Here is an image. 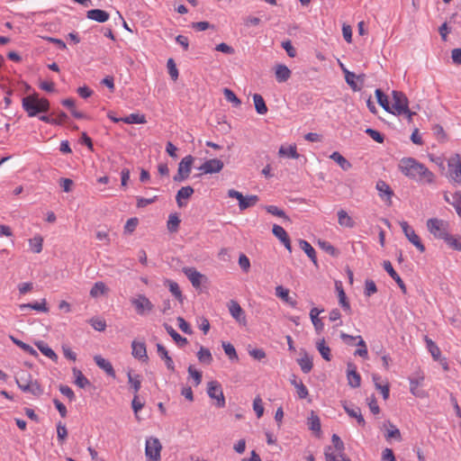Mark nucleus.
I'll list each match as a JSON object with an SVG mask.
<instances>
[{
  "instance_id": "f257e3e1",
  "label": "nucleus",
  "mask_w": 461,
  "mask_h": 461,
  "mask_svg": "<svg viewBox=\"0 0 461 461\" xmlns=\"http://www.w3.org/2000/svg\"><path fill=\"white\" fill-rule=\"evenodd\" d=\"M399 169L407 177L422 185L435 182V175L422 163L413 158H403L400 160Z\"/></svg>"
},
{
  "instance_id": "f03ea898",
  "label": "nucleus",
  "mask_w": 461,
  "mask_h": 461,
  "mask_svg": "<svg viewBox=\"0 0 461 461\" xmlns=\"http://www.w3.org/2000/svg\"><path fill=\"white\" fill-rule=\"evenodd\" d=\"M22 105L30 117L46 113L50 109V102L46 98H39L37 94L23 97Z\"/></svg>"
},
{
  "instance_id": "7ed1b4c3",
  "label": "nucleus",
  "mask_w": 461,
  "mask_h": 461,
  "mask_svg": "<svg viewBox=\"0 0 461 461\" xmlns=\"http://www.w3.org/2000/svg\"><path fill=\"white\" fill-rule=\"evenodd\" d=\"M333 447L328 446L325 447V459L326 461H351L345 454V446L341 438L333 434L331 437Z\"/></svg>"
},
{
  "instance_id": "20e7f679",
  "label": "nucleus",
  "mask_w": 461,
  "mask_h": 461,
  "mask_svg": "<svg viewBox=\"0 0 461 461\" xmlns=\"http://www.w3.org/2000/svg\"><path fill=\"white\" fill-rule=\"evenodd\" d=\"M392 96L391 113L401 116L409 112V100L402 92L393 91Z\"/></svg>"
},
{
  "instance_id": "39448f33",
  "label": "nucleus",
  "mask_w": 461,
  "mask_h": 461,
  "mask_svg": "<svg viewBox=\"0 0 461 461\" xmlns=\"http://www.w3.org/2000/svg\"><path fill=\"white\" fill-rule=\"evenodd\" d=\"M163 446L158 438H146V461H161Z\"/></svg>"
},
{
  "instance_id": "423d86ee",
  "label": "nucleus",
  "mask_w": 461,
  "mask_h": 461,
  "mask_svg": "<svg viewBox=\"0 0 461 461\" xmlns=\"http://www.w3.org/2000/svg\"><path fill=\"white\" fill-rule=\"evenodd\" d=\"M194 161V158L192 155L183 158L178 164L177 173L174 176L173 180L178 183L186 180L190 176Z\"/></svg>"
},
{
  "instance_id": "0eeeda50",
  "label": "nucleus",
  "mask_w": 461,
  "mask_h": 461,
  "mask_svg": "<svg viewBox=\"0 0 461 461\" xmlns=\"http://www.w3.org/2000/svg\"><path fill=\"white\" fill-rule=\"evenodd\" d=\"M410 389L413 395L423 398L425 391L423 389L425 375L421 371L413 373L410 377Z\"/></svg>"
},
{
  "instance_id": "6e6552de",
  "label": "nucleus",
  "mask_w": 461,
  "mask_h": 461,
  "mask_svg": "<svg viewBox=\"0 0 461 461\" xmlns=\"http://www.w3.org/2000/svg\"><path fill=\"white\" fill-rule=\"evenodd\" d=\"M447 224L444 221L438 219H429L427 221L428 230L436 238L445 240L448 235L446 228Z\"/></svg>"
},
{
  "instance_id": "1a4fd4ad",
  "label": "nucleus",
  "mask_w": 461,
  "mask_h": 461,
  "mask_svg": "<svg viewBox=\"0 0 461 461\" xmlns=\"http://www.w3.org/2000/svg\"><path fill=\"white\" fill-rule=\"evenodd\" d=\"M448 175L455 183H461V160L458 154L451 157L448 160Z\"/></svg>"
},
{
  "instance_id": "9d476101",
  "label": "nucleus",
  "mask_w": 461,
  "mask_h": 461,
  "mask_svg": "<svg viewBox=\"0 0 461 461\" xmlns=\"http://www.w3.org/2000/svg\"><path fill=\"white\" fill-rule=\"evenodd\" d=\"M400 226L408 240L412 243L420 252H424V245L420 241L419 236L415 233L414 230L408 224V222L404 221H401Z\"/></svg>"
},
{
  "instance_id": "9b49d317",
  "label": "nucleus",
  "mask_w": 461,
  "mask_h": 461,
  "mask_svg": "<svg viewBox=\"0 0 461 461\" xmlns=\"http://www.w3.org/2000/svg\"><path fill=\"white\" fill-rule=\"evenodd\" d=\"M183 273L186 276L194 288H199L202 283L207 280V277L198 272L194 267H184Z\"/></svg>"
},
{
  "instance_id": "f8f14e48",
  "label": "nucleus",
  "mask_w": 461,
  "mask_h": 461,
  "mask_svg": "<svg viewBox=\"0 0 461 461\" xmlns=\"http://www.w3.org/2000/svg\"><path fill=\"white\" fill-rule=\"evenodd\" d=\"M223 167L224 164L221 159L212 158L206 160L202 166L199 167L198 169L202 171L203 174H214L221 172Z\"/></svg>"
},
{
  "instance_id": "ddd939ff",
  "label": "nucleus",
  "mask_w": 461,
  "mask_h": 461,
  "mask_svg": "<svg viewBox=\"0 0 461 461\" xmlns=\"http://www.w3.org/2000/svg\"><path fill=\"white\" fill-rule=\"evenodd\" d=\"M207 393L208 395L218 402V403H225V399L221 385L217 381H211L207 384Z\"/></svg>"
},
{
  "instance_id": "4468645a",
  "label": "nucleus",
  "mask_w": 461,
  "mask_h": 461,
  "mask_svg": "<svg viewBox=\"0 0 461 461\" xmlns=\"http://www.w3.org/2000/svg\"><path fill=\"white\" fill-rule=\"evenodd\" d=\"M228 308L233 319H235L240 324L246 325L247 320L245 312L236 301H230Z\"/></svg>"
},
{
  "instance_id": "2eb2a0df",
  "label": "nucleus",
  "mask_w": 461,
  "mask_h": 461,
  "mask_svg": "<svg viewBox=\"0 0 461 461\" xmlns=\"http://www.w3.org/2000/svg\"><path fill=\"white\" fill-rule=\"evenodd\" d=\"M383 266H384V270L388 273V275L397 283V285H399L402 292L403 294H406L407 293L406 285L403 283V281L402 280V278L400 277V276L393 269L391 262L388 260H385V261H384Z\"/></svg>"
},
{
  "instance_id": "dca6fc26",
  "label": "nucleus",
  "mask_w": 461,
  "mask_h": 461,
  "mask_svg": "<svg viewBox=\"0 0 461 461\" xmlns=\"http://www.w3.org/2000/svg\"><path fill=\"white\" fill-rule=\"evenodd\" d=\"M307 426L310 430H312L317 437H320L321 434V420L319 416L315 413V411H312L310 416L307 419Z\"/></svg>"
},
{
  "instance_id": "f3484780",
  "label": "nucleus",
  "mask_w": 461,
  "mask_h": 461,
  "mask_svg": "<svg viewBox=\"0 0 461 461\" xmlns=\"http://www.w3.org/2000/svg\"><path fill=\"white\" fill-rule=\"evenodd\" d=\"M347 376L348 384L352 387H358L360 385L361 378L359 374L357 372V367L354 364L348 363L347 369Z\"/></svg>"
},
{
  "instance_id": "a211bd4d",
  "label": "nucleus",
  "mask_w": 461,
  "mask_h": 461,
  "mask_svg": "<svg viewBox=\"0 0 461 461\" xmlns=\"http://www.w3.org/2000/svg\"><path fill=\"white\" fill-rule=\"evenodd\" d=\"M86 17L90 20L98 22V23H105L109 20V14L101 9H91L86 12Z\"/></svg>"
},
{
  "instance_id": "6ab92c4d",
  "label": "nucleus",
  "mask_w": 461,
  "mask_h": 461,
  "mask_svg": "<svg viewBox=\"0 0 461 461\" xmlns=\"http://www.w3.org/2000/svg\"><path fill=\"white\" fill-rule=\"evenodd\" d=\"M194 188L190 185L181 187L176 195V201L179 207H183L185 205V203H183V199H189L192 194H194Z\"/></svg>"
},
{
  "instance_id": "aec40b11",
  "label": "nucleus",
  "mask_w": 461,
  "mask_h": 461,
  "mask_svg": "<svg viewBox=\"0 0 461 461\" xmlns=\"http://www.w3.org/2000/svg\"><path fill=\"white\" fill-rule=\"evenodd\" d=\"M21 390L34 396H39L43 393L41 386L36 380H30L26 385H21Z\"/></svg>"
},
{
  "instance_id": "412c9836",
  "label": "nucleus",
  "mask_w": 461,
  "mask_h": 461,
  "mask_svg": "<svg viewBox=\"0 0 461 461\" xmlns=\"http://www.w3.org/2000/svg\"><path fill=\"white\" fill-rule=\"evenodd\" d=\"M275 74H276V78L277 82L284 83V82H286L290 78L291 70L285 65L278 64L276 67Z\"/></svg>"
},
{
  "instance_id": "4be33fe9",
  "label": "nucleus",
  "mask_w": 461,
  "mask_h": 461,
  "mask_svg": "<svg viewBox=\"0 0 461 461\" xmlns=\"http://www.w3.org/2000/svg\"><path fill=\"white\" fill-rule=\"evenodd\" d=\"M346 412L353 418H356L359 425L365 424V420L361 414V411L357 405H343Z\"/></svg>"
},
{
  "instance_id": "5701e85b",
  "label": "nucleus",
  "mask_w": 461,
  "mask_h": 461,
  "mask_svg": "<svg viewBox=\"0 0 461 461\" xmlns=\"http://www.w3.org/2000/svg\"><path fill=\"white\" fill-rule=\"evenodd\" d=\"M164 327L167 332L170 335V337L179 347H184L187 344V339L182 337L179 333H177L172 326L165 323Z\"/></svg>"
},
{
  "instance_id": "b1692460",
  "label": "nucleus",
  "mask_w": 461,
  "mask_h": 461,
  "mask_svg": "<svg viewBox=\"0 0 461 461\" xmlns=\"http://www.w3.org/2000/svg\"><path fill=\"white\" fill-rule=\"evenodd\" d=\"M94 360L100 368L104 369L107 373V375L112 376L115 375L113 367L108 360L99 355L95 356Z\"/></svg>"
},
{
  "instance_id": "393cba45",
  "label": "nucleus",
  "mask_w": 461,
  "mask_h": 461,
  "mask_svg": "<svg viewBox=\"0 0 461 461\" xmlns=\"http://www.w3.org/2000/svg\"><path fill=\"white\" fill-rule=\"evenodd\" d=\"M299 246L301 249H303L305 254L310 258V259L312 261V263L317 266V258H316V252L315 249L312 248V246L304 240H299Z\"/></svg>"
},
{
  "instance_id": "a878e982",
  "label": "nucleus",
  "mask_w": 461,
  "mask_h": 461,
  "mask_svg": "<svg viewBox=\"0 0 461 461\" xmlns=\"http://www.w3.org/2000/svg\"><path fill=\"white\" fill-rule=\"evenodd\" d=\"M297 363L304 374L311 372L313 366L312 358L306 352H303V356L297 359Z\"/></svg>"
},
{
  "instance_id": "bb28decb",
  "label": "nucleus",
  "mask_w": 461,
  "mask_h": 461,
  "mask_svg": "<svg viewBox=\"0 0 461 461\" xmlns=\"http://www.w3.org/2000/svg\"><path fill=\"white\" fill-rule=\"evenodd\" d=\"M128 375V383L130 387L133 389L134 393H137L141 386L140 376L133 372V370L129 369L127 372Z\"/></svg>"
},
{
  "instance_id": "cd10ccee",
  "label": "nucleus",
  "mask_w": 461,
  "mask_h": 461,
  "mask_svg": "<svg viewBox=\"0 0 461 461\" xmlns=\"http://www.w3.org/2000/svg\"><path fill=\"white\" fill-rule=\"evenodd\" d=\"M323 312V309L320 310L316 307L312 308L310 312V317L312 320V322L317 332H321L323 330V323L319 319V314Z\"/></svg>"
},
{
  "instance_id": "c85d7f7f",
  "label": "nucleus",
  "mask_w": 461,
  "mask_h": 461,
  "mask_svg": "<svg viewBox=\"0 0 461 461\" xmlns=\"http://www.w3.org/2000/svg\"><path fill=\"white\" fill-rule=\"evenodd\" d=\"M338 221H339V224L343 227H347V228L355 227V221L348 214V212L344 210H339L338 212Z\"/></svg>"
},
{
  "instance_id": "c756f323",
  "label": "nucleus",
  "mask_w": 461,
  "mask_h": 461,
  "mask_svg": "<svg viewBox=\"0 0 461 461\" xmlns=\"http://www.w3.org/2000/svg\"><path fill=\"white\" fill-rule=\"evenodd\" d=\"M254 105L258 114H266L268 111L267 106L265 103L264 98L259 94L253 95Z\"/></svg>"
},
{
  "instance_id": "7c9ffc66",
  "label": "nucleus",
  "mask_w": 461,
  "mask_h": 461,
  "mask_svg": "<svg viewBox=\"0 0 461 461\" xmlns=\"http://www.w3.org/2000/svg\"><path fill=\"white\" fill-rule=\"evenodd\" d=\"M73 375L75 376V384L80 387L85 388L87 385H90L89 380L83 375V373L77 368L74 367L72 369Z\"/></svg>"
},
{
  "instance_id": "2f4dec72",
  "label": "nucleus",
  "mask_w": 461,
  "mask_h": 461,
  "mask_svg": "<svg viewBox=\"0 0 461 461\" xmlns=\"http://www.w3.org/2000/svg\"><path fill=\"white\" fill-rule=\"evenodd\" d=\"M316 348L326 361L331 359L330 348L326 345L324 339L316 342Z\"/></svg>"
},
{
  "instance_id": "473e14b6",
  "label": "nucleus",
  "mask_w": 461,
  "mask_h": 461,
  "mask_svg": "<svg viewBox=\"0 0 461 461\" xmlns=\"http://www.w3.org/2000/svg\"><path fill=\"white\" fill-rule=\"evenodd\" d=\"M330 158L334 160L335 162H337L339 164V166L343 169V170H348L349 168H351V164L349 161H348L340 153H339L338 151H335L333 152Z\"/></svg>"
},
{
  "instance_id": "72a5a7b5",
  "label": "nucleus",
  "mask_w": 461,
  "mask_h": 461,
  "mask_svg": "<svg viewBox=\"0 0 461 461\" xmlns=\"http://www.w3.org/2000/svg\"><path fill=\"white\" fill-rule=\"evenodd\" d=\"M375 93L379 105L391 113V104L388 101L387 95H384L381 89H376Z\"/></svg>"
},
{
  "instance_id": "f704fd0d",
  "label": "nucleus",
  "mask_w": 461,
  "mask_h": 461,
  "mask_svg": "<svg viewBox=\"0 0 461 461\" xmlns=\"http://www.w3.org/2000/svg\"><path fill=\"white\" fill-rule=\"evenodd\" d=\"M278 153L281 157H287V158H299V154L297 153V150H296V146H294V145L289 146V147L281 146Z\"/></svg>"
},
{
  "instance_id": "c9c22d12",
  "label": "nucleus",
  "mask_w": 461,
  "mask_h": 461,
  "mask_svg": "<svg viewBox=\"0 0 461 461\" xmlns=\"http://www.w3.org/2000/svg\"><path fill=\"white\" fill-rule=\"evenodd\" d=\"M197 357L201 363L210 365L212 361V356L210 350L204 347H201L197 352Z\"/></svg>"
},
{
  "instance_id": "e433bc0d",
  "label": "nucleus",
  "mask_w": 461,
  "mask_h": 461,
  "mask_svg": "<svg viewBox=\"0 0 461 461\" xmlns=\"http://www.w3.org/2000/svg\"><path fill=\"white\" fill-rule=\"evenodd\" d=\"M258 201V195L244 196L243 199L239 203V207L241 211H244L257 203Z\"/></svg>"
},
{
  "instance_id": "4c0bfd02",
  "label": "nucleus",
  "mask_w": 461,
  "mask_h": 461,
  "mask_svg": "<svg viewBox=\"0 0 461 461\" xmlns=\"http://www.w3.org/2000/svg\"><path fill=\"white\" fill-rule=\"evenodd\" d=\"M376 189L379 192V195L383 197L384 194L387 196V200H390L393 195L391 187L383 180H379L376 183Z\"/></svg>"
},
{
  "instance_id": "58836bf2",
  "label": "nucleus",
  "mask_w": 461,
  "mask_h": 461,
  "mask_svg": "<svg viewBox=\"0 0 461 461\" xmlns=\"http://www.w3.org/2000/svg\"><path fill=\"white\" fill-rule=\"evenodd\" d=\"M11 339L12 341L16 345L18 346L19 348H21L22 349H23L25 352H27L28 354L32 355V356H34V357H37L38 356V352L30 345L23 342L22 340L11 336Z\"/></svg>"
},
{
  "instance_id": "ea45409f",
  "label": "nucleus",
  "mask_w": 461,
  "mask_h": 461,
  "mask_svg": "<svg viewBox=\"0 0 461 461\" xmlns=\"http://www.w3.org/2000/svg\"><path fill=\"white\" fill-rule=\"evenodd\" d=\"M276 295L280 297L285 302L290 303L292 306H295V302H292L289 296L288 289L284 288L282 285H278L276 287Z\"/></svg>"
},
{
  "instance_id": "a19ab883",
  "label": "nucleus",
  "mask_w": 461,
  "mask_h": 461,
  "mask_svg": "<svg viewBox=\"0 0 461 461\" xmlns=\"http://www.w3.org/2000/svg\"><path fill=\"white\" fill-rule=\"evenodd\" d=\"M373 378H374L375 388L378 391H380V393H382L383 400L386 401L389 397V392H390L388 384H381L379 383L380 377H378V376L375 375Z\"/></svg>"
},
{
  "instance_id": "79ce46f5",
  "label": "nucleus",
  "mask_w": 461,
  "mask_h": 461,
  "mask_svg": "<svg viewBox=\"0 0 461 461\" xmlns=\"http://www.w3.org/2000/svg\"><path fill=\"white\" fill-rule=\"evenodd\" d=\"M68 437V429L62 421L57 423V438L60 445H62Z\"/></svg>"
},
{
  "instance_id": "37998d69",
  "label": "nucleus",
  "mask_w": 461,
  "mask_h": 461,
  "mask_svg": "<svg viewBox=\"0 0 461 461\" xmlns=\"http://www.w3.org/2000/svg\"><path fill=\"white\" fill-rule=\"evenodd\" d=\"M445 200L455 207L456 212L461 217V193H456L452 196V201L449 200L447 195H445Z\"/></svg>"
},
{
  "instance_id": "c03bdc74",
  "label": "nucleus",
  "mask_w": 461,
  "mask_h": 461,
  "mask_svg": "<svg viewBox=\"0 0 461 461\" xmlns=\"http://www.w3.org/2000/svg\"><path fill=\"white\" fill-rule=\"evenodd\" d=\"M29 244L33 252L40 253L42 250L43 239L41 236H35L29 240Z\"/></svg>"
},
{
  "instance_id": "a18cd8bd",
  "label": "nucleus",
  "mask_w": 461,
  "mask_h": 461,
  "mask_svg": "<svg viewBox=\"0 0 461 461\" xmlns=\"http://www.w3.org/2000/svg\"><path fill=\"white\" fill-rule=\"evenodd\" d=\"M107 290L106 285L103 282H96L90 290L92 297H97L104 294Z\"/></svg>"
},
{
  "instance_id": "49530a36",
  "label": "nucleus",
  "mask_w": 461,
  "mask_h": 461,
  "mask_svg": "<svg viewBox=\"0 0 461 461\" xmlns=\"http://www.w3.org/2000/svg\"><path fill=\"white\" fill-rule=\"evenodd\" d=\"M132 355L134 357L141 359L144 357V343L132 341Z\"/></svg>"
},
{
  "instance_id": "de8ad7c7",
  "label": "nucleus",
  "mask_w": 461,
  "mask_h": 461,
  "mask_svg": "<svg viewBox=\"0 0 461 461\" xmlns=\"http://www.w3.org/2000/svg\"><path fill=\"white\" fill-rule=\"evenodd\" d=\"M444 240L452 249L461 251V237H455L448 234Z\"/></svg>"
},
{
  "instance_id": "09e8293b",
  "label": "nucleus",
  "mask_w": 461,
  "mask_h": 461,
  "mask_svg": "<svg viewBox=\"0 0 461 461\" xmlns=\"http://www.w3.org/2000/svg\"><path fill=\"white\" fill-rule=\"evenodd\" d=\"M168 282V288L170 293L179 301H183V295L182 292L180 290V287L177 283L174 281H167Z\"/></svg>"
},
{
  "instance_id": "8fccbe9b",
  "label": "nucleus",
  "mask_w": 461,
  "mask_h": 461,
  "mask_svg": "<svg viewBox=\"0 0 461 461\" xmlns=\"http://www.w3.org/2000/svg\"><path fill=\"white\" fill-rule=\"evenodd\" d=\"M122 122L125 123H144V115L139 113H131L128 116L122 117Z\"/></svg>"
},
{
  "instance_id": "3c124183",
  "label": "nucleus",
  "mask_w": 461,
  "mask_h": 461,
  "mask_svg": "<svg viewBox=\"0 0 461 461\" xmlns=\"http://www.w3.org/2000/svg\"><path fill=\"white\" fill-rule=\"evenodd\" d=\"M180 223V219L176 214H170L167 221V229L170 232L177 230Z\"/></svg>"
},
{
  "instance_id": "603ef678",
  "label": "nucleus",
  "mask_w": 461,
  "mask_h": 461,
  "mask_svg": "<svg viewBox=\"0 0 461 461\" xmlns=\"http://www.w3.org/2000/svg\"><path fill=\"white\" fill-rule=\"evenodd\" d=\"M223 95L228 102L232 103L235 106L240 105L241 101L237 97L232 90L224 88Z\"/></svg>"
},
{
  "instance_id": "864d4df0",
  "label": "nucleus",
  "mask_w": 461,
  "mask_h": 461,
  "mask_svg": "<svg viewBox=\"0 0 461 461\" xmlns=\"http://www.w3.org/2000/svg\"><path fill=\"white\" fill-rule=\"evenodd\" d=\"M272 232L281 242L288 238L285 230L277 224L273 225Z\"/></svg>"
},
{
  "instance_id": "5fc2aeb1",
  "label": "nucleus",
  "mask_w": 461,
  "mask_h": 461,
  "mask_svg": "<svg viewBox=\"0 0 461 461\" xmlns=\"http://www.w3.org/2000/svg\"><path fill=\"white\" fill-rule=\"evenodd\" d=\"M266 210L267 212L273 215L284 218L286 221H290L289 217L285 214V212L283 210L279 209L277 206L267 205L266 206Z\"/></svg>"
},
{
  "instance_id": "6e6d98bb",
  "label": "nucleus",
  "mask_w": 461,
  "mask_h": 461,
  "mask_svg": "<svg viewBox=\"0 0 461 461\" xmlns=\"http://www.w3.org/2000/svg\"><path fill=\"white\" fill-rule=\"evenodd\" d=\"M222 348L224 349L225 354L229 357L230 360L238 359V355L235 348L230 343L222 342Z\"/></svg>"
},
{
  "instance_id": "4d7b16f0",
  "label": "nucleus",
  "mask_w": 461,
  "mask_h": 461,
  "mask_svg": "<svg viewBox=\"0 0 461 461\" xmlns=\"http://www.w3.org/2000/svg\"><path fill=\"white\" fill-rule=\"evenodd\" d=\"M338 296H339V303L340 306L342 307V309L345 312L350 313L351 308H350V304L347 299L345 291H339V294H338Z\"/></svg>"
},
{
  "instance_id": "13d9d810",
  "label": "nucleus",
  "mask_w": 461,
  "mask_h": 461,
  "mask_svg": "<svg viewBox=\"0 0 461 461\" xmlns=\"http://www.w3.org/2000/svg\"><path fill=\"white\" fill-rule=\"evenodd\" d=\"M131 304L136 308L138 313H144V295L140 294L139 298H132Z\"/></svg>"
},
{
  "instance_id": "bf43d9fd",
  "label": "nucleus",
  "mask_w": 461,
  "mask_h": 461,
  "mask_svg": "<svg viewBox=\"0 0 461 461\" xmlns=\"http://www.w3.org/2000/svg\"><path fill=\"white\" fill-rule=\"evenodd\" d=\"M428 348L429 352L431 353L432 357L435 360H438L440 357V349L430 339H427Z\"/></svg>"
},
{
  "instance_id": "052dcab7",
  "label": "nucleus",
  "mask_w": 461,
  "mask_h": 461,
  "mask_svg": "<svg viewBox=\"0 0 461 461\" xmlns=\"http://www.w3.org/2000/svg\"><path fill=\"white\" fill-rule=\"evenodd\" d=\"M23 307H30L32 310H35L38 312H48V308L46 307L45 300L42 303H23Z\"/></svg>"
},
{
  "instance_id": "680f3d73",
  "label": "nucleus",
  "mask_w": 461,
  "mask_h": 461,
  "mask_svg": "<svg viewBox=\"0 0 461 461\" xmlns=\"http://www.w3.org/2000/svg\"><path fill=\"white\" fill-rule=\"evenodd\" d=\"M366 133L367 135H369L375 141H376L378 143H383L384 142V137L379 131H375L374 129H371V128H367L366 130Z\"/></svg>"
},
{
  "instance_id": "e2e57ef3",
  "label": "nucleus",
  "mask_w": 461,
  "mask_h": 461,
  "mask_svg": "<svg viewBox=\"0 0 461 461\" xmlns=\"http://www.w3.org/2000/svg\"><path fill=\"white\" fill-rule=\"evenodd\" d=\"M356 79V74L353 73V72H347V77H345V80L347 82L348 85L350 86V87L354 90V91H358L360 90V86H358L355 81Z\"/></svg>"
},
{
  "instance_id": "0e129e2a",
  "label": "nucleus",
  "mask_w": 461,
  "mask_h": 461,
  "mask_svg": "<svg viewBox=\"0 0 461 461\" xmlns=\"http://www.w3.org/2000/svg\"><path fill=\"white\" fill-rule=\"evenodd\" d=\"M138 223L139 220L137 218L134 217L129 219L124 226V232L129 234L132 233L135 230Z\"/></svg>"
},
{
  "instance_id": "69168bd1",
  "label": "nucleus",
  "mask_w": 461,
  "mask_h": 461,
  "mask_svg": "<svg viewBox=\"0 0 461 461\" xmlns=\"http://www.w3.org/2000/svg\"><path fill=\"white\" fill-rule=\"evenodd\" d=\"M167 69H168V74L171 77V78L173 80H176L178 77V70L176 68V66L173 59H169L167 60Z\"/></svg>"
},
{
  "instance_id": "338daca9",
  "label": "nucleus",
  "mask_w": 461,
  "mask_h": 461,
  "mask_svg": "<svg viewBox=\"0 0 461 461\" xmlns=\"http://www.w3.org/2000/svg\"><path fill=\"white\" fill-rule=\"evenodd\" d=\"M377 292L376 285L373 280H366L365 284V294L371 296Z\"/></svg>"
},
{
  "instance_id": "774afa93",
  "label": "nucleus",
  "mask_w": 461,
  "mask_h": 461,
  "mask_svg": "<svg viewBox=\"0 0 461 461\" xmlns=\"http://www.w3.org/2000/svg\"><path fill=\"white\" fill-rule=\"evenodd\" d=\"M282 47L285 49L290 58H294L296 56V50L293 47L291 41L287 40L283 41Z\"/></svg>"
}]
</instances>
